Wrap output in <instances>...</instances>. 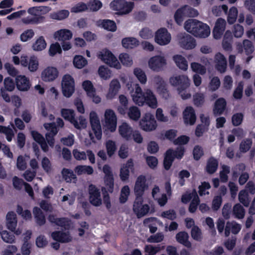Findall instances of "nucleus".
<instances>
[{
  "mask_svg": "<svg viewBox=\"0 0 255 255\" xmlns=\"http://www.w3.org/2000/svg\"><path fill=\"white\" fill-rule=\"evenodd\" d=\"M12 60L15 65L20 64L23 67H27L30 72H35L39 68V60L34 55L31 56L28 59L27 56L25 55H21L20 58L14 56L12 57Z\"/></svg>",
  "mask_w": 255,
  "mask_h": 255,
  "instance_id": "f257e3e1",
  "label": "nucleus"
},
{
  "mask_svg": "<svg viewBox=\"0 0 255 255\" xmlns=\"http://www.w3.org/2000/svg\"><path fill=\"white\" fill-rule=\"evenodd\" d=\"M126 86L133 102L138 106H143L145 104V91L143 92L139 84L128 82Z\"/></svg>",
  "mask_w": 255,
  "mask_h": 255,
  "instance_id": "f03ea898",
  "label": "nucleus"
},
{
  "mask_svg": "<svg viewBox=\"0 0 255 255\" xmlns=\"http://www.w3.org/2000/svg\"><path fill=\"white\" fill-rule=\"evenodd\" d=\"M89 120L92 132L89 133V136L93 142L100 140L102 138V131L100 121L97 113L91 111L89 114Z\"/></svg>",
  "mask_w": 255,
  "mask_h": 255,
  "instance_id": "7ed1b4c3",
  "label": "nucleus"
},
{
  "mask_svg": "<svg viewBox=\"0 0 255 255\" xmlns=\"http://www.w3.org/2000/svg\"><path fill=\"white\" fill-rule=\"evenodd\" d=\"M102 123L105 132H114L116 131L118 118L114 110L108 109L105 111Z\"/></svg>",
  "mask_w": 255,
  "mask_h": 255,
  "instance_id": "20e7f679",
  "label": "nucleus"
},
{
  "mask_svg": "<svg viewBox=\"0 0 255 255\" xmlns=\"http://www.w3.org/2000/svg\"><path fill=\"white\" fill-rule=\"evenodd\" d=\"M97 57L102 62L110 67L116 69H121L122 64L114 54L108 49H103L97 53Z\"/></svg>",
  "mask_w": 255,
  "mask_h": 255,
  "instance_id": "39448f33",
  "label": "nucleus"
},
{
  "mask_svg": "<svg viewBox=\"0 0 255 255\" xmlns=\"http://www.w3.org/2000/svg\"><path fill=\"white\" fill-rule=\"evenodd\" d=\"M56 125L55 123H45L44 124V128L47 130L48 132L45 134V137L48 145L50 147H53L55 143L54 136L57 133L58 129L57 127L62 128L64 126L63 121L58 118L56 120Z\"/></svg>",
  "mask_w": 255,
  "mask_h": 255,
  "instance_id": "423d86ee",
  "label": "nucleus"
},
{
  "mask_svg": "<svg viewBox=\"0 0 255 255\" xmlns=\"http://www.w3.org/2000/svg\"><path fill=\"white\" fill-rule=\"evenodd\" d=\"M110 7L120 14H127L133 9L134 3L125 0H114L110 3Z\"/></svg>",
  "mask_w": 255,
  "mask_h": 255,
  "instance_id": "0eeeda50",
  "label": "nucleus"
},
{
  "mask_svg": "<svg viewBox=\"0 0 255 255\" xmlns=\"http://www.w3.org/2000/svg\"><path fill=\"white\" fill-rule=\"evenodd\" d=\"M61 91L63 95L66 98L71 97L75 91V82L70 74L64 75L61 80Z\"/></svg>",
  "mask_w": 255,
  "mask_h": 255,
  "instance_id": "6e6552de",
  "label": "nucleus"
},
{
  "mask_svg": "<svg viewBox=\"0 0 255 255\" xmlns=\"http://www.w3.org/2000/svg\"><path fill=\"white\" fill-rule=\"evenodd\" d=\"M139 126L146 132L153 131L157 128V123L152 114L146 113L143 115L139 122Z\"/></svg>",
  "mask_w": 255,
  "mask_h": 255,
  "instance_id": "1a4fd4ad",
  "label": "nucleus"
},
{
  "mask_svg": "<svg viewBox=\"0 0 255 255\" xmlns=\"http://www.w3.org/2000/svg\"><path fill=\"white\" fill-rule=\"evenodd\" d=\"M167 65V59L163 54L153 56L148 61V67L152 71L159 72L163 70Z\"/></svg>",
  "mask_w": 255,
  "mask_h": 255,
  "instance_id": "9d476101",
  "label": "nucleus"
},
{
  "mask_svg": "<svg viewBox=\"0 0 255 255\" xmlns=\"http://www.w3.org/2000/svg\"><path fill=\"white\" fill-rule=\"evenodd\" d=\"M198 14L199 12L197 10L188 5H185L177 9L174 14V18L176 23L180 25L185 17H195L198 16Z\"/></svg>",
  "mask_w": 255,
  "mask_h": 255,
  "instance_id": "9b49d317",
  "label": "nucleus"
},
{
  "mask_svg": "<svg viewBox=\"0 0 255 255\" xmlns=\"http://www.w3.org/2000/svg\"><path fill=\"white\" fill-rule=\"evenodd\" d=\"M133 211L138 218L143 217L149 213H153V210H150L149 206L143 204L142 197H136L133 205Z\"/></svg>",
  "mask_w": 255,
  "mask_h": 255,
  "instance_id": "f8f14e48",
  "label": "nucleus"
},
{
  "mask_svg": "<svg viewBox=\"0 0 255 255\" xmlns=\"http://www.w3.org/2000/svg\"><path fill=\"white\" fill-rule=\"evenodd\" d=\"M27 12L32 16H27L22 19V22L25 24H36L42 23L44 20V17L39 15L38 6L30 7Z\"/></svg>",
  "mask_w": 255,
  "mask_h": 255,
  "instance_id": "ddd939ff",
  "label": "nucleus"
},
{
  "mask_svg": "<svg viewBox=\"0 0 255 255\" xmlns=\"http://www.w3.org/2000/svg\"><path fill=\"white\" fill-rule=\"evenodd\" d=\"M59 76V72L58 69L54 66L45 67L40 73L41 80L46 83L54 82L58 79Z\"/></svg>",
  "mask_w": 255,
  "mask_h": 255,
  "instance_id": "4468645a",
  "label": "nucleus"
},
{
  "mask_svg": "<svg viewBox=\"0 0 255 255\" xmlns=\"http://www.w3.org/2000/svg\"><path fill=\"white\" fill-rule=\"evenodd\" d=\"M184 152V149L182 147H179L177 148L176 151H173L172 149H168L165 153L164 166V168L168 170L171 167L172 162L175 158L180 159L183 156Z\"/></svg>",
  "mask_w": 255,
  "mask_h": 255,
  "instance_id": "2eb2a0df",
  "label": "nucleus"
},
{
  "mask_svg": "<svg viewBox=\"0 0 255 255\" xmlns=\"http://www.w3.org/2000/svg\"><path fill=\"white\" fill-rule=\"evenodd\" d=\"M82 86L87 96L91 99L94 103L99 104L101 102V98L97 94L96 90L91 81L89 80L83 81Z\"/></svg>",
  "mask_w": 255,
  "mask_h": 255,
  "instance_id": "dca6fc26",
  "label": "nucleus"
},
{
  "mask_svg": "<svg viewBox=\"0 0 255 255\" xmlns=\"http://www.w3.org/2000/svg\"><path fill=\"white\" fill-rule=\"evenodd\" d=\"M171 40V34L165 28H161L155 33L154 41L161 46L167 45L170 42Z\"/></svg>",
  "mask_w": 255,
  "mask_h": 255,
  "instance_id": "f3484780",
  "label": "nucleus"
},
{
  "mask_svg": "<svg viewBox=\"0 0 255 255\" xmlns=\"http://www.w3.org/2000/svg\"><path fill=\"white\" fill-rule=\"evenodd\" d=\"M89 201L94 206L99 207L102 204V199L99 189L92 184L88 188Z\"/></svg>",
  "mask_w": 255,
  "mask_h": 255,
  "instance_id": "a211bd4d",
  "label": "nucleus"
},
{
  "mask_svg": "<svg viewBox=\"0 0 255 255\" xmlns=\"http://www.w3.org/2000/svg\"><path fill=\"white\" fill-rule=\"evenodd\" d=\"M169 84L175 87H179L184 85V86H190L191 81L188 76L185 74L174 75L170 77Z\"/></svg>",
  "mask_w": 255,
  "mask_h": 255,
  "instance_id": "6ab92c4d",
  "label": "nucleus"
},
{
  "mask_svg": "<svg viewBox=\"0 0 255 255\" xmlns=\"http://www.w3.org/2000/svg\"><path fill=\"white\" fill-rule=\"evenodd\" d=\"M17 223V221L16 214L13 212H8L6 216V228L15 235H19L22 233V230L19 228L16 229Z\"/></svg>",
  "mask_w": 255,
  "mask_h": 255,
  "instance_id": "aec40b11",
  "label": "nucleus"
},
{
  "mask_svg": "<svg viewBox=\"0 0 255 255\" xmlns=\"http://www.w3.org/2000/svg\"><path fill=\"white\" fill-rule=\"evenodd\" d=\"M148 188V184L146 183V178L144 175H140L136 178L134 186V192L136 197H142L144 192Z\"/></svg>",
  "mask_w": 255,
  "mask_h": 255,
  "instance_id": "412c9836",
  "label": "nucleus"
},
{
  "mask_svg": "<svg viewBox=\"0 0 255 255\" xmlns=\"http://www.w3.org/2000/svg\"><path fill=\"white\" fill-rule=\"evenodd\" d=\"M15 81L16 88L19 91L27 92L31 87L30 79L25 75H17L15 77Z\"/></svg>",
  "mask_w": 255,
  "mask_h": 255,
  "instance_id": "4be33fe9",
  "label": "nucleus"
},
{
  "mask_svg": "<svg viewBox=\"0 0 255 255\" xmlns=\"http://www.w3.org/2000/svg\"><path fill=\"white\" fill-rule=\"evenodd\" d=\"M179 43L182 48L187 50L193 49L196 45L195 39L186 33L179 36Z\"/></svg>",
  "mask_w": 255,
  "mask_h": 255,
  "instance_id": "5701e85b",
  "label": "nucleus"
},
{
  "mask_svg": "<svg viewBox=\"0 0 255 255\" xmlns=\"http://www.w3.org/2000/svg\"><path fill=\"white\" fill-rule=\"evenodd\" d=\"M73 37L72 32L67 28H61L55 31L53 34V38L57 42H62L69 41Z\"/></svg>",
  "mask_w": 255,
  "mask_h": 255,
  "instance_id": "b1692460",
  "label": "nucleus"
},
{
  "mask_svg": "<svg viewBox=\"0 0 255 255\" xmlns=\"http://www.w3.org/2000/svg\"><path fill=\"white\" fill-rule=\"evenodd\" d=\"M133 128L127 122H123L118 127L119 135L126 140H129L132 138Z\"/></svg>",
  "mask_w": 255,
  "mask_h": 255,
  "instance_id": "393cba45",
  "label": "nucleus"
},
{
  "mask_svg": "<svg viewBox=\"0 0 255 255\" xmlns=\"http://www.w3.org/2000/svg\"><path fill=\"white\" fill-rule=\"evenodd\" d=\"M121 88L120 81L117 79H113L109 84V88L106 95L108 100H112L115 98Z\"/></svg>",
  "mask_w": 255,
  "mask_h": 255,
  "instance_id": "a878e982",
  "label": "nucleus"
},
{
  "mask_svg": "<svg viewBox=\"0 0 255 255\" xmlns=\"http://www.w3.org/2000/svg\"><path fill=\"white\" fill-rule=\"evenodd\" d=\"M154 83L156 85V92L162 98L167 99L170 95L165 87V84L162 78L155 76L153 79Z\"/></svg>",
  "mask_w": 255,
  "mask_h": 255,
  "instance_id": "bb28decb",
  "label": "nucleus"
},
{
  "mask_svg": "<svg viewBox=\"0 0 255 255\" xmlns=\"http://www.w3.org/2000/svg\"><path fill=\"white\" fill-rule=\"evenodd\" d=\"M103 171L105 174L104 181L107 189L109 192L112 193L114 189V178L111 168L108 165H105Z\"/></svg>",
  "mask_w": 255,
  "mask_h": 255,
  "instance_id": "cd10ccee",
  "label": "nucleus"
},
{
  "mask_svg": "<svg viewBox=\"0 0 255 255\" xmlns=\"http://www.w3.org/2000/svg\"><path fill=\"white\" fill-rule=\"evenodd\" d=\"M184 122L186 125H193L196 120L195 110L191 106L187 107L183 112Z\"/></svg>",
  "mask_w": 255,
  "mask_h": 255,
  "instance_id": "c85d7f7f",
  "label": "nucleus"
},
{
  "mask_svg": "<svg viewBox=\"0 0 255 255\" xmlns=\"http://www.w3.org/2000/svg\"><path fill=\"white\" fill-rule=\"evenodd\" d=\"M226 25V22L224 19L219 18L216 20L213 30V36L215 39L221 38L225 30Z\"/></svg>",
  "mask_w": 255,
  "mask_h": 255,
  "instance_id": "c756f323",
  "label": "nucleus"
},
{
  "mask_svg": "<svg viewBox=\"0 0 255 255\" xmlns=\"http://www.w3.org/2000/svg\"><path fill=\"white\" fill-rule=\"evenodd\" d=\"M145 104L151 109H156L158 102L156 96L149 89H145Z\"/></svg>",
  "mask_w": 255,
  "mask_h": 255,
  "instance_id": "7c9ffc66",
  "label": "nucleus"
},
{
  "mask_svg": "<svg viewBox=\"0 0 255 255\" xmlns=\"http://www.w3.org/2000/svg\"><path fill=\"white\" fill-rule=\"evenodd\" d=\"M30 133L34 140L40 145L42 150L44 152H47L49 150L48 143L43 136L35 130H31Z\"/></svg>",
  "mask_w": 255,
  "mask_h": 255,
  "instance_id": "2f4dec72",
  "label": "nucleus"
},
{
  "mask_svg": "<svg viewBox=\"0 0 255 255\" xmlns=\"http://www.w3.org/2000/svg\"><path fill=\"white\" fill-rule=\"evenodd\" d=\"M133 168V163L131 159L128 160L126 164H123L120 170V176L122 181L127 180L129 176V170H132Z\"/></svg>",
  "mask_w": 255,
  "mask_h": 255,
  "instance_id": "473e14b6",
  "label": "nucleus"
},
{
  "mask_svg": "<svg viewBox=\"0 0 255 255\" xmlns=\"http://www.w3.org/2000/svg\"><path fill=\"white\" fill-rule=\"evenodd\" d=\"M211 33V29L209 25L201 21L199 26H198L194 36L199 38H206Z\"/></svg>",
  "mask_w": 255,
  "mask_h": 255,
  "instance_id": "72a5a7b5",
  "label": "nucleus"
},
{
  "mask_svg": "<svg viewBox=\"0 0 255 255\" xmlns=\"http://www.w3.org/2000/svg\"><path fill=\"white\" fill-rule=\"evenodd\" d=\"M97 26L103 28L108 31L114 32L117 30V25L116 23L109 19H100L96 22Z\"/></svg>",
  "mask_w": 255,
  "mask_h": 255,
  "instance_id": "f704fd0d",
  "label": "nucleus"
},
{
  "mask_svg": "<svg viewBox=\"0 0 255 255\" xmlns=\"http://www.w3.org/2000/svg\"><path fill=\"white\" fill-rule=\"evenodd\" d=\"M51 237L54 240L61 243L69 242L72 240V237L68 232L55 231L51 234Z\"/></svg>",
  "mask_w": 255,
  "mask_h": 255,
  "instance_id": "c9c22d12",
  "label": "nucleus"
},
{
  "mask_svg": "<svg viewBox=\"0 0 255 255\" xmlns=\"http://www.w3.org/2000/svg\"><path fill=\"white\" fill-rule=\"evenodd\" d=\"M48 220L50 222L55 223L65 229H69L71 226V221L66 218H56L54 215H50Z\"/></svg>",
  "mask_w": 255,
  "mask_h": 255,
  "instance_id": "e433bc0d",
  "label": "nucleus"
},
{
  "mask_svg": "<svg viewBox=\"0 0 255 255\" xmlns=\"http://www.w3.org/2000/svg\"><path fill=\"white\" fill-rule=\"evenodd\" d=\"M143 224L149 228L150 232L152 233H155L157 231V225L163 226L162 222L155 217L145 219L143 221Z\"/></svg>",
  "mask_w": 255,
  "mask_h": 255,
  "instance_id": "4c0bfd02",
  "label": "nucleus"
},
{
  "mask_svg": "<svg viewBox=\"0 0 255 255\" xmlns=\"http://www.w3.org/2000/svg\"><path fill=\"white\" fill-rule=\"evenodd\" d=\"M173 60L179 69L184 71L187 70L188 68V62L182 55L179 54L174 55Z\"/></svg>",
  "mask_w": 255,
  "mask_h": 255,
  "instance_id": "58836bf2",
  "label": "nucleus"
},
{
  "mask_svg": "<svg viewBox=\"0 0 255 255\" xmlns=\"http://www.w3.org/2000/svg\"><path fill=\"white\" fill-rule=\"evenodd\" d=\"M215 62L217 69L221 73L225 71L227 66V61L224 55L220 53L215 56Z\"/></svg>",
  "mask_w": 255,
  "mask_h": 255,
  "instance_id": "ea45409f",
  "label": "nucleus"
},
{
  "mask_svg": "<svg viewBox=\"0 0 255 255\" xmlns=\"http://www.w3.org/2000/svg\"><path fill=\"white\" fill-rule=\"evenodd\" d=\"M47 47V42L43 36L36 38L32 45V49L36 52L42 51Z\"/></svg>",
  "mask_w": 255,
  "mask_h": 255,
  "instance_id": "a19ab883",
  "label": "nucleus"
},
{
  "mask_svg": "<svg viewBox=\"0 0 255 255\" xmlns=\"http://www.w3.org/2000/svg\"><path fill=\"white\" fill-rule=\"evenodd\" d=\"M200 22L196 19H188L184 23V28L187 32L194 35Z\"/></svg>",
  "mask_w": 255,
  "mask_h": 255,
  "instance_id": "79ce46f5",
  "label": "nucleus"
},
{
  "mask_svg": "<svg viewBox=\"0 0 255 255\" xmlns=\"http://www.w3.org/2000/svg\"><path fill=\"white\" fill-rule=\"evenodd\" d=\"M122 44L125 48L132 49L137 47L139 45V42L134 37H128L123 38Z\"/></svg>",
  "mask_w": 255,
  "mask_h": 255,
  "instance_id": "37998d69",
  "label": "nucleus"
},
{
  "mask_svg": "<svg viewBox=\"0 0 255 255\" xmlns=\"http://www.w3.org/2000/svg\"><path fill=\"white\" fill-rule=\"evenodd\" d=\"M241 230V226L236 222H228L225 228V235L229 236L230 232L234 234H238Z\"/></svg>",
  "mask_w": 255,
  "mask_h": 255,
  "instance_id": "c03bdc74",
  "label": "nucleus"
},
{
  "mask_svg": "<svg viewBox=\"0 0 255 255\" xmlns=\"http://www.w3.org/2000/svg\"><path fill=\"white\" fill-rule=\"evenodd\" d=\"M127 115L130 120L137 121L140 118L141 112L138 107L132 106L128 109Z\"/></svg>",
  "mask_w": 255,
  "mask_h": 255,
  "instance_id": "a18cd8bd",
  "label": "nucleus"
},
{
  "mask_svg": "<svg viewBox=\"0 0 255 255\" xmlns=\"http://www.w3.org/2000/svg\"><path fill=\"white\" fill-rule=\"evenodd\" d=\"M133 73L140 84L144 85L146 83L147 76L145 72L141 68H134L133 69Z\"/></svg>",
  "mask_w": 255,
  "mask_h": 255,
  "instance_id": "49530a36",
  "label": "nucleus"
},
{
  "mask_svg": "<svg viewBox=\"0 0 255 255\" xmlns=\"http://www.w3.org/2000/svg\"><path fill=\"white\" fill-rule=\"evenodd\" d=\"M226 102L223 98L218 99L215 104L213 112L215 115L222 114L226 108Z\"/></svg>",
  "mask_w": 255,
  "mask_h": 255,
  "instance_id": "de8ad7c7",
  "label": "nucleus"
},
{
  "mask_svg": "<svg viewBox=\"0 0 255 255\" xmlns=\"http://www.w3.org/2000/svg\"><path fill=\"white\" fill-rule=\"evenodd\" d=\"M188 239L189 236L185 232H179L176 235V239L178 243L187 248H190L191 246V244L189 241Z\"/></svg>",
  "mask_w": 255,
  "mask_h": 255,
  "instance_id": "09e8293b",
  "label": "nucleus"
},
{
  "mask_svg": "<svg viewBox=\"0 0 255 255\" xmlns=\"http://www.w3.org/2000/svg\"><path fill=\"white\" fill-rule=\"evenodd\" d=\"M73 63L75 68L81 69L88 64V61L83 56L77 55L73 58Z\"/></svg>",
  "mask_w": 255,
  "mask_h": 255,
  "instance_id": "8fccbe9b",
  "label": "nucleus"
},
{
  "mask_svg": "<svg viewBox=\"0 0 255 255\" xmlns=\"http://www.w3.org/2000/svg\"><path fill=\"white\" fill-rule=\"evenodd\" d=\"M119 59L122 64L124 66L130 67L133 64L132 57L128 53H121L119 56Z\"/></svg>",
  "mask_w": 255,
  "mask_h": 255,
  "instance_id": "3c124183",
  "label": "nucleus"
},
{
  "mask_svg": "<svg viewBox=\"0 0 255 255\" xmlns=\"http://www.w3.org/2000/svg\"><path fill=\"white\" fill-rule=\"evenodd\" d=\"M69 11L68 10H61L58 11L53 12L50 14V17L57 20H62L68 17Z\"/></svg>",
  "mask_w": 255,
  "mask_h": 255,
  "instance_id": "603ef678",
  "label": "nucleus"
},
{
  "mask_svg": "<svg viewBox=\"0 0 255 255\" xmlns=\"http://www.w3.org/2000/svg\"><path fill=\"white\" fill-rule=\"evenodd\" d=\"M75 172L78 175L88 174L91 175L94 172L92 167L88 165H79L76 167L75 169Z\"/></svg>",
  "mask_w": 255,
  "mask_h": 255,
  "instance_id": "864d4df0",
  "label": "nucleus"
},
{
  "mask_svg": "<svg viewBox=\"0 0 255 255\" xmlns=\"http://www.w3.org/2000/svg\"><path fill=\"white\" fill-rule=\"evenodd\" d=\"M33 213L36 223L39 225H43L45 222V219L41 209L35 207L33 208Z\"/></svg>",
  "mask_w": 255,
  "mask_h": 255,
  "instance_id": "5fc2aeb1",
  "label": "nucleus"
},
{
  "mask_svg": "<svg viewBox=\"0 0 255 255\" xmlns=\"http://www.w3.org/2000/svg\"><path fill=\"white\" fill-rule=\"evenodd\" d=\"M218 166V162L214 158H210L207 163L206 170L209 174L214 173L217 169Z\"/></svg>",
  "mask_w": 255,
  "mask_h": 255,
  "instance_id": "6e6d98bb",
  "label": "nucleus"
},
{
  "mask_svg": "<svg viewBox=\"0 0 255 255\" xmlns=\"http://www.w3.org/2000/svg\"><path fill=\"white\" fill-rule=\"evenodd\" d=\"M190 86H184L182 85L179 86L177 88L178 94L183 100H187L191 97V93L190 91L188 89Z\"/></svg>",
  "mask_w": 255,
  "mask_h": 255,
  "instance_id": "4d7b16f0",
  "label": "nucleus"
},
{
  "mask_svg": "<svg viewBox=\"0 0 255 255\" xmlns=\"http://www.w3.org/2000/svg\"><path fill=\"white\" fill-rule=\"evenodd\" d=\"M61 116L71 124L75 119V111L69 109L63 108L61 110Z\"/></svg>",
  "mask_w": 255,
  "mask_h": 255,
  "instance_id": "13d9d810",
  "label": "nucleus"
},
{
  "mask_svg": "<svg viewBox=\"0 0 255 255\" xmlns=\"http://www.w3.org/2000/svg\"><path fill=\"white\" fill-rule=\"evenodd\" d=\"M98 72L100 77L105 80L109 79L112 77L111 70L105 66H100Z\"/></svg>",
  "mask_w": 255,
  "mask_h": 255,
  "instance_id": "bf43d9fd",
  "label": "nucleus"
},
{
  "mask_svg": "<svg viewBox=\"0 0 255 255\" xmlns=\"http://www.w3.org/2000/svg\"><path fill=\"white\" fill-rule=\"evenodd\" d=\"M72 124L77 129H84L87 126V121L85 117L80 116L77 119H75Z\"/></svg>",
  "mask_w": 255,
  "mask_h": 255,
  "instance_id": "052dcab7",
  "label": "nucleus"
},
{
  "mask_svg": "<svg viewBox=\"0 0 255 255\" xmlns=\"http://www.w3.org/2000/svg\"><path fill=\"white\" fill-rule=\"evenodd\" d=\"M62 174L67 182H75L76 177L71 170L64 168L62 170Z\"/></svg>",
  "mask_w": 255,
  "mask_h": 255,
  "instance_id": "680f3d73",
  "label": "nucleus"
},
{
  "mask_svg": "<svg viewBox=\"0 0 255 255\" xmlns=\"http://www.w3.org/2000/svg\"><path fill=\"white\" fill-rule=\"evenodd\" d=\"M62 50L59 42H56L50 45L48 49V54L50 56H54L57 54H61Z\"/></svg>",
  "mask_w": 255,
  "mask_h": 255,
  "instance_id": "e2e57ef3",
  "label": "nucleus"
},
{
  "mask_svg": "<svg viewBox=\"0 0 255 255\" xmlns=\"http://www.w3.org/2000/svg\"><path fill=\"white\" fill-rule=\"evenodd\" d=\"M232 39V33L230 31H227L224 37L223 40V47L225 50H230L231 49V41Z\"/></svg>",
  "mask_w": 255,
  "mask_h": 255,
  "instance_id": "0e129e2a",
  "label": "nucleus"
},
{
  "mask_svg": "<svg viewBox=\"0 0 255 255\" xmlns=\"http://www.w3.org/2000/svg\"><path fill=\"white\" fill-rule=\"evenodd\" d=\"M164 249V246L161 247L159 245L153 246L151 245H146L145 247V255H154L160 250Z\"/></svg>",
  "mask_w": 255,
  "mask_h": 255,
  "instance_id": "69168bd1",
  "label": "nucleus"
},
{
  "mask_svg": "<svg viewBox=\"0 0 255 255\" xmlns=\"http://www.w3.org/2000/svg\"><path fill=\"white\" fill-rule=\"evenodd\" d=\"M233 214L238 219H242L244 217L245 210L240 204H236L233 207Z\"/></svg>",
  "mask_w": 255,
  "mask_h": 255,
  "instance_id": "338daca9",
  "label": "nucleus"
},
{
  "mask_svg": "<svg viewBox=\"0 0 255 255\" xmlns=\"http://www.w3.org/2000/svg\"><path fill=\"white\" fill-rule=\"evenodd\" d=\"M107 152L109 156H112L117 150L116 142L112 140H108L106 142Z\"/></svg>",
  "mask_w": 255,
  "mask_h": 255,
  "instance_id": "774afa93",
  "label": "nucleus"
}]
</instances>
